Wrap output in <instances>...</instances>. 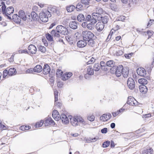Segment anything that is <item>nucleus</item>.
Listing matches in <instances>:
<instances>
[{
  "label": "nucleus",
  "mask_w": 154,
  "mask_h": 154,
  "mask_svg": "<svg viewBox=\"0 0 154 154\" xmlns=\"http://www.w3.org/2000/svg\"><path fill=\"white\" fill-rule=\"evenodd\" d=\"M94 70L92 69L91 66H89L87 68L88 73L85 75V78L87 79L88 77V75H93L94 73Z\"/></svg>",
  "instance_id": "obj_14"
},
{
  "label": "nucleus",
  "mask_w": 154,
  "mask_h": 154,
  "mask_svg": "<svg viewBox=\"0 0 154 154\" xmlns=\"http://www.w3.org/2000/svg\"><path fill=\"white\" fill-rule=\"evenodd\" d=\"M107 132V128H105L102 129L101 130V132L102 133H106Z\"/></svg>",
  "instance_id": "obj_61"
},
{
  "label": "nucleus",
  "mask_w": 154,
  "mask_h": 154,
  "mask_svg": "<svg viewBox=\"0 0 154 154\" xmlns=\"http://www.w3.org/2000/svg\"><path fill=\"white\" fill-rule=\"evenodd\" d=\"M72 75V73L71 72L66 73L62 77V79L65 81L69 79Z\"/></svg>",
  "instance_id": "obj_23"
},
{
  "label": "nucleus",
  "mask_w": 154,
  "mask_h": 154,
  "mask_svg": "<svg viewBox=\"0 0 154 154\" xmlns=\"http://www.w3.org/2000/svg\"><path fill=\"white\" fill-rule=\"evenodd\" d=\"M90 0H81L82 3L84 5H88L89 4V1ZM97 2H99L101 0H95Z\"/></svg>",
  "instance_id": "obj_44"
},
{
  "label": "nucleus",
  "mask_w": 154,
  "mask_h": 154,
  "mask_svg": "<svg viewBox=\"0 0 154 154\" xmlns=\"http://www.w3.org/2000/svg\"><path fill=\"white\" fill-rule=\"evenodd\" d=\"M63 74V72L60 69H57V71L56 74L58 76H59L62 75Z\"/></svg>",
  "instance_id": "obj_53"
},
{
  "label": "nucleus",
  "mask_w": 154,
  "mask_h": 154,
  "mask_svg": "<svg viewBox=\"0 0 154 154\" xmlns=\"http://www.w3.org/2000/svg\"><path fill=\"white\" fill-rule=\"evenodd\" d=\"M94 25L92 24L91 23L88 24L87 26V28L90 30H92L94 29Z\"/></svg>",
  "instance_id": "obj_42"
},
{
  "label": "nucleus",
  "mask_w": 154,
  "mask_h": 154,
  "mask_svg": "<svg viewBox=\"0 0 154 154\" xmlns=\"http://www.w3.org/2000/svg\"><path fill=\"white\" fill-rule=\"evenodd\" d=\"M130 97H128V99L127 102V103L128 104H129L130 105H132L133 104H134V103L133 101V98H130Z\"/></svg>",
  "instance_id": "obj_46"
},
{
  "label": "nucleus",
  "mask_w": 154,
  "mask_h": 154,
  "mask_svg": "<svg viewBox=\"0 0 154 154\" xmlns=\"http://www.w3.org/2000/svg\"><path fill=\"white\" fill-rule=\"evenodd\" d=\"M87 42L84 40L79 41L77 42V45L78 47L80 48H83L85 47L87 45Z\"/></svg>",
  "instance_id": "obj_10"
},
{
  "label": "nucleus",
  "mask_w": 154,
  "mask_h": 154,
  "mask_svg": "<svg viewBox=\"0 0 154 154\" xmlns=\"http://www.w3.org/2000/svg\"><path fill=\"white\" fill-rule=\"evenodd\" d=\"M52 116L55 120L58 121L59 120L60 116L59 112L56 110H54L52 112Z\"/></svg>",
  "instance_id": "obj_17"
},
{
  "label": "nucleus",
  "mask_w": 154,
  "mask_h": 154,
  "mask_svg": "<svg viewBox=\"0 0 154 154\" xmlns=\"http://www.w3.org/2000/svg\"><path fill=\"white\" fill-rule=\"evenodd\" d=\"M38 50L43 53H45L46 51V48L42 45L39 46L38 47Z\"/></svg>",
  "instance_id": "obj_38"
},
{
  "label": "nucleus",
  "mask_w": 154,
  "mask_h": 154,
  "mask_svg": "<svg viewBox=\"0 0 154 154\" xmlns=\"http://www.w3.org/2000/svg\"><path fill=\"white\" fill-rule=\"evenodd\" d=\"M30 14L33 20H37L38 19L37 14L35 12L32 11Z\"/></svg>",
  "instance_id": "obj_28"
},
{
  "label": "nucleus",
  "mask_w": 154,
  "mask_h": 154,
  "mask_svg": "<svg viewBox=\"0 0 154 154\" xmlns=\"http://www.w3.org/2000/svg\"><path fill=\"white\" fill-rule=\"evenodd\" d=\"M111 117V114L107 113L103 114L100 117V120L103 122L106 121L109 119Z\"/></svg>",
  "instance_id": "obj_11"
},
{
  "label": "nucleus",
  "mask_w": 154,
  "mask_h": 154,
  "mask_svg": "<svg viewBox=\"0 0 154 154\" xmlns=\"http://www.w3.org/2000/svg\"><path fill=\"white\" fill-rule=\"evenodd\" d=\"M87 119L89 121L92 122L94 120L95 117L93 115L89 116H88Z\"/></svg>",
  "instance_id": "obj_52"
},
{
  "label": "nucleus",
  "mask_w": 154,
  "mask_h": 154,
  "mask_svg": "<svg viewBox=\"0 0 154 154\" xmlns=\"http://www.w3.org/2000/svg\"><path fill=\"white\" fill-rule=\"evenodd\" d=\"M77 19L79 22L84 21L85 16L82 14H79L77 17Z\"/></svg>",
  "instance_id": "obj_35"
},
{
  "label": "nucleus",
  "mask_w": 154,
  "mask_h": 154,
  "mask_svg": "<svg viewBox=\"0 0 154 154\" xmlns=\"http://www.w3.org/2000/svg\"><path fill=\"white\" fill-rule=\"evenodd\" d=\"M96 13L101 15V14L103 13V9L100 7H98L96 9Z\"/></svg>",
  "instance_id": "obj_47"
},
{
  "label": "nucleus",
  "mask_w": 154,
  "mask_h": 154,
  "mask_svg": "<svg viewBox=\"0 0 154 154\" xmlns=\"http://www.w3.org/2000/svg\"><path fill=\"white\" fill-rule=\"evenodd\" d=\"M109 20V18L107 16H104L103 17H102L101 16V20L102 22V23L103 24H106L108 22Z\"/></svg>",
  "instance_id": "obj_31"
},
{
  "label": "nucleus",
  "mask_w": 154,
  "mask_h": 154,
  "mask_svg": "<svg viewBox=\"0 0 154 154\" xmlns=\"http://www.w3.org/2000/svg\"><path fill=\"white\" fill-rule=\"evenodd\" d=\"M76 118L77 119L78 122H79L81 123H83L84 122V119L81 117L80 116H76Z\"/></svg>",
  "instance_id": "obj_57"
},
{
  "label": "nucleus",
  "mask_w": 154,
  "mask_h": 154,
  "mask_svg": "<svg viewBox=\"0 0 154 154\" xmlns=\"http://www.w3.org/2000/svg\"><path fill=\"white\" fill-rule=\"evenodd\" d=\"M8 76H12L16 74L17 72L16 69L14 68H11L8 70Z\"/></svg>",
  "instance_id": "obj_21"
},
{
  "label": "nucleus",
  "mask_w": 154,
  "mask_h": 154,
  "mask_svg": "<svg viewBox=\"0 0 154 154\" xmlns=\"http://www.w3.org/2000/svg\"><path fill=\"white\" fill-rule=\"evenodd\" d=\"M95 59L94 58V57H92L91 59L88 60V61L87 62V64H92L94 63L95 61Z\"/></svg>",
  "instance_id": "obj_51"
},
{
  "label": "nucleus",
  "mask_w": 154,
  "mask_h": 154,
  "mask_svg": "<svg viewBox=\"0 0 154 154\" xmlns=\"http://www.w3.org/2000/svg\"><path fill=\"white\" fill-rule=\"evenodd\" d=\"M110 7L111 9L113 11H116L117 10V6L114 4H110Z\"/></svg>",
  "instance_id": "obj_39"
},
{
  "label": "nucleus",
  "mask_w": 154,
  "mask_h": 154,
  "mask_svg": "<svg viewBox=\"0 0 154 154\" xmlns=\"http://www.w3.org/2000/svg\"><path fill=\"white\" fill-rule=\"evenodd\" d=\"M46 37L48 40L50 41H53V38L51 35H50L49 33H47L46 35Z\"/></svg>",
  "instance_id": "obj_48"
},
{
  "label": "nucleus",
  "mask_w": 154,
  "mask_h": 154,
  "mask_svg": "<svg viewBox=\"0 0 154 154\" xmlns=\"http://www.w3.org/2000/svg\"><path fill=\"white\" fill-rule=\"evenodd\" d=\"M51 17L48 11L46 10L42 11L39 14V17L40 20L43 22H47L48 20V18Z\"/></svg>",
  "instance_id": "obj_1"
},
{
  "label": "nucleus",
  "mask_w": 154,
  "mask_h": 154,
  "mask_svg": "<svg viewBox=\"0 0 154 154\" xmlns=\"http://www.w3.org/2000/svg\"><path fill=\"white\" fill-rule=\"evenodd\" d=\"M8 75V70L5 69L4 70L3 72V78H5L6 76Z\"/></svg>",
  "instance_id": "obj_54"
},
{
  "label": "nucleus",
  "mask_w": 154,
  "mask_h": 154,
  "mask_svg": "<svg viewBox=\"0 0 154 154\" xmlns=\"http://www.w3.org/2000/svg\"><path fill=\"white\" fill-rule=\"evenodd\" d=\"M101 68V66L99 63H95L93 66V70L95 71H98Z\"/></svg>",
  "instance_id": "obj_34"
},
{
  "label": "nucleus",
  "mask_w": 154,
  "mask_h": 154,
  "mask_svg": "<svg viewBox=\"0 0 154 154\" xmlns=\"http://www.w3.org/2000/svg\"><path fill=\"white\" fill-rule=\"evenodd\" d=\"M82 36L83 39L87 42L88 40L91 39H92L94 35L91 32L85 31L82 32Z\"/></svg>",
  "instance_id": "obj_3"
},
{
  "label": "nucleus",
  "mask_w": 154,
  "mask_h": 154,
  "mask_svg": "<svg viewBox=\"0 0 154 154\" xmlns=\"http://www.w3.org/2000/svg\"><path fill=\"white\" fill-rule=\"evenodd\" d=\"M55 123L51 118L49 117L45 120L44 125L45 126H48L50 125H54Z\"/></svg>",
  "instance_id": "obj_12"
},
{
  "label": "nucleus",
  "mask_w": 154,
  "mask_h": 154,
  "mask_svg": "<svg viewBox=\"0 0 154 154\" xmlns=\"http://www.w3.org/2000/svg\"><path fill=\"white\" fill-rule=\"evenodd\" d=\"M42 69L43 73L45 75H47L50 72V67L48 64H45L44 65Z\"/></svg>",
  "instance_id": "obj_15"
},
{
  "label": "nucleus",
  "mask_w": 154,
  "mask_h": 154,
  "mask_svg": "<svg viewBox=\"0 0 154 154\" xmlns=\"http://www.w3.org/2000/svg\"><path fill=\"white\" fill-rule=\"evenodd\" d=\"M92 18V16L89 14H86L85 16L84 21H90Z\"/></svg>",
  "instance_id": "obj_40"
},
{
  "label": "nucleus",
  "mask_w": 154,
  "mask_h": 154,
  "mask_svg": "<svg viewBox=\"0 0 154 154\" xmlns=\"http://www.w3.org/2000/svg\"><path fill=\"white\" fill-rule=\"evenodd\" d=\"M77 119L76 118V116L70 118L71 123L73 126H76L78 125Z\"/></svg>",
  "instance_id": "obj_24"
},
{
  "label": "nucleus",
  "mask_w": 154,
  "mask_h": 154,
  "mask_svg": "<svg viewBox=\"0 0 154 154\" xmlns=\"http://www.w3.org/2000/svg\"><path fill=\"white\" fill-rule=\"evenodd\" d=\"M114 62L112 60H110L106 62V65L110 67L113 66Z\"/></svg>",
  "instance_id": "obj_36"
},
{
  "label": "nucleus",
  "mask_w": 154,
  "mask_h": 154,
  "mask_svg": "<svg viewBox=\"0 0 154 154\" xmlns=\"http://www.w3.org/2000/svg\"><path fill=\"white\" fill-rule=\"evenodd\" d=\"M18 17L21 20L22 19L23 21H26L27 19H29V20L32 21V19L30 18V14H26V15L24 11L22 10H20L19 11Z\"/></svg>",
  "instance_id": "obj_4"
},
{
  "label": "nucleus",
  "mask_w": 154,
  "mask_h": 154,
  "mask_svg": "<svg viewBox=\"0 0 154 154\" xmlns=\"http://www.w3.org/2000/svg\"><path fill=\"white\" fill-rule=\"evenodd\" d=\"M42 70V67L39 65H38L33 68V71L34 72L39 73Z\"/></svg>",
  "instance_id": "obj_25"
},
{
  "label": "nucleus",
  "mask_w": 154,
  "mask_h": 154,
  "mask_svg": "<svg viewBox=\"0 0 154 154\" xmlns=\"http://www.w3.org/2000/svg\"><path fill=\"white\" fill-rule=\"evenodd\" d=\"M46 11H48L51 15L52 14L54 15H58L60 13L59 11L57 10L56 8L54 7L49 8L48 10H46Z\"/></svg>",
  "instance_id": "obj_6"
},
{
  "label": "nucleus",
  "mask_w": 154,
  "mask_h": 154,
  "mask_svg": "<svg viewBox=\"0 0 154 154\" xmlns=\"http://www.w3.org/2000/svg\"><path fill=\"white\" fill-rule=\"evenodd\" d=\"M129 73V71L127 68L124 69L122 71V74L124 78H127Z\"/></svg>",
  "instance_id": "obj_27"
},
{
  "label": "nucleus",
  "mask_w": 154,
  "mask_h": 154,
  "mask_svg": "<svg viewBox=\"0 0 154 154\" xmlns=\"http://www.w3.org/2000/svg\"><path fill=\"white\" fill-rule=\"evenodd\" d=\"M44 123L43 120H41L40 122H38L36 123L35 125V127L37 128L41 127L43 125Z\"/></svg>",
  "instance_id": "obj_45"
},
{
  "label": "nucleus",
  "mask_w": 154,
  "mask_h": 154,
  "mask_svg": "<svg viewBox=\"0 0 154 154\" xmlns=\"http://www.w3.org/2000/svg\"><path fill=\"white\" fill-rule=\"evenodd\" d=\"M58 92L57 91H54V95L55 101V102L57 101L58 100Z\"/></svg>",
  "instance_id": "obj_56"
},
{
  "label": "nucleus",
  "mask_w": 154,
  "mask_h": 154,
  "mask_svg": "<svg viewBox=\"0 0 154 154\" xmlns=\"http://www.w3.org/2000/svg\"><path fill=\"white\" fill-rule=\"evenodd\" d=\"M142 154H154L153 150L152 148L146 149L143 151Z\"/></svg>",
  "instance_id": "obj_29"
},
{
  "label": "nucleus",
  "mask_w": 154,
  "mask_h": 154,
  "mask_svg": "<svg viewBox=\"0 0 154 154\" xmlns=\"http://www.w3.org/2000/svg\"><path fill=\"white\" fill-rule=\"evenodd\" d=\"M139 88L140 92L143 94H145L147 92V88L144 85H140L139 86Z\"/></svg>",
  "instance_id": "obj_26"
},
{
  "label": "nucleus",
  "mask_w": 154,
  "mask_h": 154,
  "mask_svg": "<svg viewBox=\"0 0 154 154\" xmlns=\"http://www.w3.org/2000/svg\"><path fill=\"white\" fill-rule=\"evenodd\" d=\"M143 116L145 118H149L151 116V114L148 113L146 114L145 115H143Z\"/></svg>",
  "instance_id": "obj_63"
},
{
  "label": "nucleus",
  "mask_w": 154,
  "mask_h": 154,
  "mask_svg": "<svg viewBox=\"0 0 154 154\" xmlns=\"http://www.w3.org/2000/svg\"><path fill=\"white\" fill-rule=\"evenodd\" d=\"M100 64L101 66V69H104V70H105L106 63H105V62L103 61H101L100 62Z\"/></svg>",
  "instance_id": "obj_50"
},
{
  "label": "nucleus",
  "mask_w": 154,
  "mask_h": 154,
  "mask_svg": "<svg viewBox=\"0 0 154 154\" xmlns=\"http://www.w3.org/2000/svg\"><path fill=\"white\" fill-rule=\"evenodd\" d=\"M90 23H91L92 24H93L94 25V24H95L97 22V20H95L92 17L90 20Z\"/></svg>",
  "instance_id": "obj_59"
},
{
  "label": "nucleus",
  "mask_w": 154,
  "mask_h": 154,
  "mask_svg": "<svg viewBox=\"0 0 154 154\" xmlns=\"http://www.w3.org/2000/svg\"><path fill=\"white\" fill-rule=\"evenodd\" d=\"M123 69V66L122 65H119L116 69L115 74L118 77H119L122 75V71Z\"/></svg>",
  "instance_id": "obj_9"
},
{
  "label": "nucleus",
  "mask_w": 154,
  "mask_h": 154,
  "mask_svg": "<svg viewBox=\"0 0 154 154\" xmlns=\"http://www.w3.org/2000/svg\"><path fill=\"white\" fill-rule=\"evenodd\" d=\"M2 13L4 15H9L12 14L14 11V8L12 7H9L6 9V6L4 3L2 7Z\"/></svg>",
  "instance_id": "obj_2"
},
{
  "label": "nucleus",
  "mask_w": 154,
  "mask_h": 154,
  "mask_svg": "<svg viewBox=\"0 0 154 154\" xmlns=\"http://www.w3.org/2000/svg\"><path fill=\"white\" fill-rule=\"evenodd\" d=\"M12 19L14 21L17 23H20L21 21L20 18L17 14H14L12 16Z\"/></svg>",
  "instance_id": "obj_22"
},
{
  "label": "nucleus",
  "mask_w": 154,
  "mask_h": 154,
  "mask_svg": "<svg viewBox=\"0 0 154 154\" xmlns=\"http://www.w3.org/2000/svg\"><path fill=\"white\" fill-rule=\"evenodd\" d=\"M61 119L62 122L64 124H66L69 123V119L67 116L64 114H61L59 120Z\"/></svg>",
  "instance_id": "obj_16"
},
{
  "label": "nucleus",
  "mask_w": 154,
  "mask_h": 154,
  "mask_svg": "<svg viewBox=\"0 0 154 154\" xmlns=\"http://www.w3.org/2000/svg\"><path fill=\"white\" fill-rule=\"evenodd\" d=\"M33 69L32 68L29 69L26 71V73H33Z\"/></svg>",
  "instance_id": "obj_55"
},
{
  "label": "nucleus",
  "mask_w": 154,
  "mask_h": 154,
  "mask_svg": "<svg viewBox=\"0 0 154 154\" xmlns=\"http://www.w3.org/2000/svg\"><path fill=\"white\" fill-rule=\"evenodd\" d=\"M18 52L19 53H25L26 54L28 53L27 50L26 49L24 50H20L18 51Z\"/></svg>",
  "instance_id": "obj_60"
},
{
  "label": "nucleus",
  "mask_w": 154,
  "mask_h": 154,
  "mask_svg": "<svg viewBox=\"0 0 154 154\" xmlns=\"http://www.w3.org/2000/svg\"><path fill=\"white\" fill-rule=\"evenodd\" d=\"M94 41L92 39H91L87 41V43L88 45L91 47H93L94 45Z\"/></svg>",
  "instance_id": "obj_43"
},
{
  "label": "nucleus",
  "mask_w": 154,
  "mask_h": 154,
  "mask_svg": "<svg viewBox=\"0 0 154 154\" xmlns=\"http://www.w3.org/2000/svg\"><path fill=\"white\" fill-rule=\"evenodd\" d=\"M138 82L140 84H142V85L147 84L148 83L147 80L144 78L139 79Z\"/></svg>",
  "instance_id": "obj_32"
},
{
  "label": "nucleus",
  "mask_w": 154,
  "mask_h": 154,
  "mask_svg": "<svg viewBox=\"0 0 154 154\" xmlns=\"http://www.w3.org/2000/svg\"><path fill=\"white\" fill-rule=\"evenodd\" d=\"M92 17L93 18L97 20L98 21H100L101 19V15L97 13L94 12L92 14Z\"/></svg>",
  "instance_id": "obj_20"
},
{
  "label": "nucleus",
  "mask_w": 154,
  "mask_h": 154,
  "mask_svg": "<svg viewBox=\"0 0 154 154\" xmlns=\"http://www.w3.org/2000/svg\"><path fill=\"white\" fill-rule=\"evenodd\" d=\"M147 34L149 36H151L153 35V32L150 31H148L147 32Z\"/></svg>",
  "instance_id": "obj_64"
},
{
  "label": "nucleus",
  "mask_w": 154,
  "mask_h": 154,
  "mask_svg": "<svg viewBox=\"0 0 154 154\" xmlns=\"http://www.w3.org/2000/svg\"><path fill=\"white\" fill-rule=\"evenodd\" d=\"M137 73L139 75L144 77L146 74V71L143 68L140 67L138 68L136 70Z\"/></svg>",
  "instance_id": "obj_8"
},
{
  "label": "nucleus",
  "mask_w": 154,
  "mask_h": 154,
  "mask_svg": "<svg viewBox=\"0 0 154 154\" xmlns=\"http://www.w3.org/2000/svg\"><path fill=\"white\" fill-rule=\"evenodd\" d=\"M123 54V52L121 50L118 51L116 52L117 56H120Z\"/></svg>",
  "instance_id": "obj_62"
},
{
  "label": "nucleus",
  "mask_w": 154,
  "mask_h": 154,
  "mask_svg": "<svg viewBox=\"0 0 154 154\" xmlns=\"http://www.w3.org/2000/svg\"><path fill=\"white\" fill-rule=\"evenodd\" d=\"M75 8L77 11H78L79 10H81L84 9L83 6L82 5L81 3H78L77 5Z\"/></svg>",
  "instance_id": "obj_41"
},
{
  "label": "nucleus",
  "mask_w": 154,
  "mask_h": 154,
  "mask_svg": "<svg viewBox=\"0 0 154 154\" xmlns=\"http://www.w3.org/2000/svg\"><path fill=\"white\" fill-rule=\"evenodd\" d=\"M104 27V25L101 22L97 23L95 26L96 29L98 31L102 30Z\"/></svg>",
  "instance_id": "obj_19"
},
{
  "label": "nucleus",
  "mask_w": 154,
  "mask_h": 154,
  "mask_svg": "<svg viewBox=\"0 0 154 154\" xmlns=\"http://www.w3.org/2000/svg\"><path fill=\"white\" fill-rule=\"evenodd\" d=\"M110 142L109 141H107L104 142L103 144V146L104 148L107 147L110 144Z\"/></svg>",
  "instance_id": "obj_49"
},
{
  "label": "nucleus",
  "mask_w": 154,
  "mask_h": 154,
  "mask_svg": "<svg viewBox=\"0 0 154 154\" xmlns=\"http://www.w3.org/2000/svg\"><path fill=\"white\" fill-rule=\"evenodd\" d=\"M75 8V6L73 5H71L66 7V9L67 11L69 12H72Z\"/></svg>",
  "instance_id": "obj_33"
},
{
  "label": "nucleus",
  "mask_w": 154,
  "mask_h": 154,
  "mask_svg": "<svg viewBox=\"0 0 154 154\" xmlns=\"http://www.w3.org/2000/svg\"><path fill=\"white\" fill-rule=\"evenodd\" d=\"M66 38L67 41L71 45L73 44V41L72 38L69 36L67 35L66 36Z\"/></svg>",
  "instance_id": "obj_37"
},
{
  "label": "nucleus",
  "mask_w": 154,
  "mask_h": 154,
  "mask_svg": "<svg viewBox=\"0 0 154 154\" xmlns=\"http://www.w3.org/2000/svg\"><path fill=\"white\" fill-rule=\"evenodd\" d=\"M56 31L62 35H67L69 32L67 29L64 26L62 25H58L56 28Z\"/></svg>",
  "instance_id": "obj_5"
},
{
  "label": "nucleus",
  "mask_w": 154,
  "mask_h": 154,
  "mask_svg": "<svg viewBox=\"0 0 154 154\" xmlns=\"http://www.w3.org/2000/svg\"><path fill=\"white\" fill-rule=\"evenodd\" d=\"M51 34L52 36H53L57 37H59L60 36V33L57 32L56 31V30H53L51 31Z\"/></svg>",
  "instance_id": "obj_30"
},
{
  "label": "nucleus",
  "mask_w": 154,
  "mask_h": 154,
  "mask_svg": "<svg viewBox=\"0 0 154 154\" xmlns=\"http://www.w3.org/2000/svg\"><path fill=\"white\" fill-rule=\"evenodd\" d=\"M29 52L32 54H35L37 51L36 47L32 44L30 45L28 47Z\"/></svg>",
  "instance_id": "obj_13"
},
{
  "label": "nucleus",
  "mask_w": 154,
  "mask_h": 154,
  "mask_svg": "<svg viewBox=\"0 0 154 154\" xmlns=\"http://www.w3.org/2000/svg\"><path fill=\"white\" fill-rule=\"evenodd\" d=\"M78 23L75 21H72L69 23V25L70 27L73 29H75L77 28L78 24Z\"/></svg>",
  "instance_id": "obj_18"
},
{
  "label": "nucleus",
  "mask_w": 154,
  "mask_h": 154,
  "mask_svg": "<svg viewBox=\"0 0 154 154\" xmlns=\"http://www.w3.org/2000/svg\"><path fill=\"white\" fill-rule=\"evenodd\" d=\"M127 84L128 88L131 89H133L135 86V84L134 79L131 78H128Z\"/></svg>",
  "instance_id": "obj_7"
},
{
  "label": "nucleus",
  "mask_w": 154,
  "mask_h": 154,
  "mask_svg": "<svg viewBox=\"0 0 154 154\" xmlns=\"http://www.w3.org/2000/svg\"><path fill=\"white\" fill-rule=\"evenodd\" d=\"M55 105L58 108H60V107L62 106L61 103L60 102H57V101H55Z\"/></svg>",
  "instance_id": "obj_58"
}]
</instances>
